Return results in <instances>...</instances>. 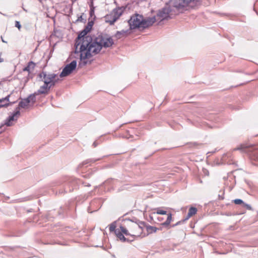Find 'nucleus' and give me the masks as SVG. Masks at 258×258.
Returning a JSON list of instances; mask_svg holds the SVG:
<instances>
[{"label":"nucleus","instance_id":"1","mask_svg":"<svg viewBox=\"0 0 258 258\" xmlns=\"http://www.w3.org/2000/svg\"><path fill=\"white\" fill-rule=\"evenodd\" d=\"M113 44L112 39L110 37L99 35L94 39L90 36L85 38L79 47L78 52L80 53V60L79 66L81 67L85 66L89 58L98 53L102 47L107 48Z\"/></svg>","mask_w":258,"mask_h":258},{"label":"nucleus","instance_id":"2","mask_svg":"<svg viewBox=\"0 0 258 258\" xmlns=\"http://www.w3.org/2000/svg\"><path fill=\"white\" fill-rule=\"evenodd\" d=\"M144 226V223H141L139 224L130 221L128 224V228L131 231V236L135 237L140 236L143 232Z\"/></svg>","mask_w":258,"mask_h":258},{"label":"nucleus","instance_id":"3","mask_svg":"<svg viewBox=\"0 0 258 258\" xmlns=\"http://www.w3.org/2000/svg\"><path fill=\"white\" fill-rule=\"evenodd\" d=\"M192 2L190 0H172L171 4L173 7L179 12L185 10L190 3Z\"/></svg>","mask_w":258,"mask_h":258},{"label":"nucleus","instance_id":"4","mask_svg":"<svg viewBox=\"0 0 258 258\" xmlns=\"http://www.w3.org/2000/svg\"><path fill=\"white\" fill-rule=\"evenodd\" d=\"M142 19L143 16L139 14H136L131 17V19L128 21L130 30L141 28Z\"/></svg>","mask_w":258,"mask_h":258},{"label":"nucleus","instance_id":"5","mask_svg":"<svg viewBox=\"0 0 258 258\" xmlns=\"http://www.w3.org/2000/svg\"><path fill=\"white\" fill-rule=\"evenodd\" d=\"M124 10L125 8L123 7H118L114 9L109 15H107V18L112 17V19L109 21L110 25H113L114 22L119 18Z\"/></svg>","mask_w":258,"mask_h":258},{"label":"nucleus","instance_id":"6","mask_svg":"<svg viewBox=\"0 0 258 258\" xmlns=\"http://www.w3.org/2000/svg\"><path fill=\"white\" fill-rule=\"evenodd\" d=\"M76 60H73L70 63L67 64L60 73L59 75L60 77H64L69 76L76 69Z\"/></svg>","mask_w":258,"mask_h":258},{"label":"nucleus","instance_id":"7","mask_svg":"<svg viewBox=\"0 0 258 258\" xmlns=\"http://www.w3.org/2000/svg\"><path fill=\"white\" fill-rule=\"evenodd\" d=\"M171 12V9L169 6L166 5L157 14V17L161 19V20L166 19L169 17V14Z\"/></svg>","mask_w":258,"mask_h":258},{"label":"nucleus","instance_id":"8","mask_svg":"<svg viewBox=\"0 0 258 258\" xmlns=\"http://www.w3.org/2000/svg\"><path fill=\"white\" fill-rule=\"evenodd\" d=\"M36 101L35 94L30 95L27 98L23 99L19 102V106L20 107L25 108L28 106V104L32 102L34 103Z\"/></svg>","mask_w":258,"mask_h":258},{"label":"nucleus","instance_id":"9","mask_svg":"<svg viewBox=\"0 0 258 258\" xmlns=\"http://www.w3.org/2000/svg\"><path fill=\"white\" fill-rule=\"evenodd\" d=\"M87 32L84 29L82 31L80 34L78 35V36L76 40V43H75V53H78L77 50L78 49L79 46H80V45L82 44V42L83 41H84V39L85 37H86L88 35Z\"/></svg>","mask_w":258,"mask_h":258},{"label":"nucleus","instance_id":"10","mask_svg":"<svg viewBox=\"0 0 258 258\" xmlns=\"http://www.w3.org/2000/svg\"><path fill=\"white\" fill-rule=\"evenodd\" d=\"M156 21L155 17H149L146 19H142L141 28H146L152 26Z\"/></svg>","mask_w":258,"mask_h":258},{"label":"nucleus","instance_id":"11","mask_svg":"<svg viewBox=\"0 0 258 258\" xmlns=\"http://www.w3.org/2000/svg\"><path fill=\"white\" fill-rule=\"evenodd\" d=\"M50 87H48V85L44 83V85L41 86L39 89L33 94H35V97L36 95L39 94H47L48 93Z\"/></svg>","mask_w":258,"mask_h":258},{"label":"nucleus","instance_id":"12","mask_svg":"<svg viewBox=\"0 0 258 258\" xmlns=\"http://www.w3.org/2000/svg\"><path fill=\"white\" fill-rule=\"evenodd\" d=\"M197 208H194V207L190 208L186 217L184 220H183L182 221V222H183L187 220L190 217L195 215L197 213ZM181 222V221H179L177 223H176L175 225H173V226L177 225L179 224Z\"/></svg>","mask_w":258,"mask_h":258},{"label":"nucleus","instance_id":"13","mask_svg":"<svg viewBox=\"0 0 258 258\" xmlns=\"http://www.w3.org/2000/svg\"><path fill=\"white\" fill-rule=\"evenodd\" d=\"M20 114V111H16L12 115L10 116L9 118L6 120L5 124L8 126L12 125L11 122L15 120V117Z\"/></svg>","mask_w":258,"mask_h":258},{"label":"nucleus","instance_id":"14","mask_svg":"<svg viewBox=\"0 0 258 258\" xmlns=\"http://www.w3.org/2000/svg\"><path fill=\"white\" fill-rule=\"evenodd\" d=\"M39 76L40 78L45 77H48L51 80H54L56 77V74L54 73H47L46 72H42L39 75Z\"/></svg>","mask_w":258,"mask_h":258},{"label":"nucleus","instance_id":"15","mask_svg":"<svg viewBox=\"0 0 258 258\" xmlns=\"http://www.w3.org/2000/svg\"><path fill=\"white\" fill-rule=\"evenodd\" d=\"M10 95L0 99V107L7 106L9 105Z\"/></svg>","mask_w":258,"mask_h":258},{"label":"nucleus","instance_id":"16","mask_svg":"<svg viewBox=\"0 0 258 258\" xmlns=\"http://www.w3.org/2000/svg\"><path fill=\"white\" fill-rule=\"evenodd\" d=\"M129 30H121L120 31H117L115 34V37L117 39H120L121 38L126 35Z\"/></svg>","mask_w":258,"mask_h":258},{"label":"nucleus","instance_id":"17","mask_svg":"<svg viewBox=\"0 0 258 258\" xmlns=\"http://www.w3.org/2000/svg\"><path fill=\"white\" fill-rule=\"evenodd\" d=\"M115 233L116 236L121 241L124 242L126 240V238L124 236L123 234L121 232L119 229H117L115 231Z\"/></svg>","mask_w":258,"mask_h":258},{"label":"nucleus","instance_id":"18","mask_svg":"<svg viewBox=\"0 0 258 258\" xmlns=\"http://www.w3.org/2000/svg\"><path fill=\"white\" fill-rule=\"evenodd\" d=\"M35 67V64L33 61H31L29 62L27 67L23 69V71H27L30 72L31 71L33 70Z\"/></svg>","mask_w":258,"mask_h":258},{"label":"nucleus","instance_id":"19","mask_svg":"<svg viewBox=\"0 0 258 258\" xmlns=\"http://www.w3.org/2000/svg\"><path fill=\"white\" fill-rule=\"evenodd\" d=\"M235 150H240L243 152H248L250 151V149H249V146L245 145H241Z\"/></svg>","mask_w":258,"mask_h":258},{"label":"nucleus","instance_id":"20","mask_svg":"<svg viewBox=\"0 0 258 258\" xmlns=\"http://www.w3.org/2000/svg\"><path fill=\"white\" fill-rule=\"evenodd\" d=\"M121 232L126 236H131V231L129 230V229L127 228H125L122 226H120V229H119Z\"/></svg>","mask_w":258,"mask_h":258},{"label":"nucleus","instance_id":"21","mask_svg":"<svg viewBox=\"0 0 258 258\" xmlns=\"http://www.w3.org/2000/svg\"><path fill=\"white\" fill-rule=\"evenodd\" d=\"M172 220V215L171 214H169L168 215L167 218L166 220L163 223H162V225L165 226H168L170 224L171 221Z\"/></svg>","mask_w":258,"mask_h":258},{"label":"nucleus","instance_id":"22","mask_svg":"<svg viewBox=\"0 0 258 258\" xmlns=\"http://www.w3.org/2000/svg\"><path fill=\"white\" fill-rule=\"evenodd\" d=\"M146 229L148 232L150 233L156 232L158 229L157 228L151 226H147Z\"/></svg>","mask_w":258,"mask_h":258},{"label":"nucleus","instance_id":"23","mask_svg":"<svg viewBox=\"0 0 258 258\" xmlns=\"http://www.w3.org/2000/svg\"><path fill=\"white\" fill-rule=\"evenodd\" d=\"M116 228V223L115 222H113L112 223L110 226H109V230L110 232H115V231L116 230V229H115Z\"/></svg>","mask_w":258,"mask_h":258},{"label":"nucleus","instance_id":"24","mask_svg":"<svg viewBox=\"0 0 258 258\" xmlns=\"http://www.w3.org/2000/svg\"><path fill=\"white\" fill-rule=\"evenodd\" d=\"M52 80L49 79V78L48 77H42V81L44 82V83L46 84H47L49 85V83H50V82L52 81Z\"/></svg>","mask_w":258,"mask_h":258},{"label":"nucleus","instance_id":"25","mask_svg":"<svg viewBox=\"0 0 258 258\" xmlns=\"http://www.w3.org/2000/svg\"><path fill=\"white\" fill-rule=\"evenodd\" d=\"M57 80H56L55 79H54V80H52L50 83H49V85H48V87H50V89L52 87H53L55 84L57 83Z\"/></svg>","mask_w":258,"mask_h":258},{"label":"nucleus","instance_id":"26","mask_svg":"<svg viewBox=\"0 0 258 258\" xmlns=\"http://www.w3.org/2000/svg\"><path fill=\"white\" fill-rule=\"evenodd\" d=\"M234 203L236 205H240L244 204V202L241 199H235L234 201Z\"/></svg>","mask_w":258,"mask_h":258},{"label":"nucleus","instance_id":"27","mask_svg":"<svg viewBox=\"0 0 258 258\" xmlns=\"http://www.w3.org/2000/svg\"><path fill=\"white\" fill-rule=\"evenodd\" d=\"M156 213L157 214L165 215L166 214V211L158 209H157Z\"/></svg>","mask_w":258,"mask_h":258},{"label":"nucleus","instance_id":"28","mask_svg":"<svg viewBox=\"0 0 258 258\" xmlns=\"http://www.w3.org/2000/svg\"><path fill=\"white\" fill-rule=\"evenodd\" d=\"M98 159H96V160H93V159H88L85 161H84L83 162V164H86L87 163H90V162H92V163H94L96 161L98 160Z\"/></svg>","mask_w":258,"mask_h":258},{"label":"nucleus","instance_id":"29","mask_svg":"<svg viewBox=\"0 0 258 258\" xmlns=\"http://www.w3.org/2000/svg\"><path fill=\"white\" fill-rule=\"evenodd\" d=\"M252 155L254 156V159L258 160V151L254 152Z\"/></svg>","mask_w":258,"mask_h":258},{"label":"nucleus","instance_id":"30","mask_svg":"<svg viewBox=\"0 0 258 258\" xmlns=\"http://www.w3.org/2000/svg\"><path fill=\"white\" fill-rule=\"evenodd\" d=\"M92 29V25H87L84 30H86V31L88 33Z\"/></svg>","mask_w":258,"mask_h":258},{"label":"nucleus","instance_id":"31","mask_svg":"<svg viewBox=\"0 0 258 258\" xmlns=\"http://www.w3.org/2000/svg\"><path fill=\"white\" fill-rule=\"evenodd\" d=\"M15 27H17L19 29L21 27V25L19 21L15 22Z\"/></svg>","mask_w":258,"mask_h":258},{"label":"nucleus","instance_id":"32","mask_svg":"<svg viewBox=\"0 0 258 258\" xmlns=\"http://www.w3.org/2000/svg\"><path fill=\"white\" fill-rule=\"evenodd\" d=\"M243 206L244 207H246L248 210H251V206L249 205H248V204H245L244 203V204H243Z\"/></svg>","mask_w":258,"mask_h":258},{"label":"nucleus","instance_id":"33","mask_svg":"<svg viewBox=\"0 0 258 258\" xmlns=\"http://www.w3.org/2000/svg\"><path fill=\"white\" fill-rule=\"evenodd\" d=\"M77 21H78V22H84V19L83 18V16H80V17H79L78 19L77 20Z\"/></svg>","mask_w":258,"mask_h":258},{"label":"nucleus","instance_id":"34","mask_svg":"<svg viewBox=\"0 0 258 258\" xmlns=\"http://www.w3.org/2000/svg\"><path fill=\"white\" fill-rule=\"evenodd\" d=\"M112 19V17H110L109 18H107V16H105V21L107 23H108L110 24L109 20Z\"/></svg>","mask_w":258,"mask_h":258},{"label":"nucleus","instance_id":"35","mask_svg":"<svg viewBox=\"0 0 258 258\" xmlns=\"http://www.w3.org/2000/svg\"><path fill=\"white\" fill-rule=\"evenodd\" d=\"M93 146H94V147H96L97 146V142L96 141H95L93 143Z\"/></svg>","mask_w":258,"mask_h":258},{"label":"nucleus","instance_id":"36","mask_svg":"<svg viewBox=\"0 0 258 258\" xmlns=\"http://www.w3.org/2000/svg\"><path fill=\"white\" fill-rule=\"evenodd\" d=\"M92 24H93L92 22H89V23L87 25H92H92H93Z\"/></svg>","mask_w":258,"mask_h":258},{"label":"nucleus","instance_id":"37","mask_svg":"<svg viewBox=\"0 0 258 258\" xmlns=\"http://www.w3.org/2000/svg\"><path fill=\"white\" fill-rule=\"evenodd\" d=\"M2 41H3V42H4V43H7V42H6V41H5V40H4V39H3V38H2Z\"/></svg>","mask_w":258,"mask_h":258},{"label":"nucleus","instance_id":"38","mask_svg":"<svg viewBox=\"0 0 258 258\" xmlns=\"http://www.w3.org/2000/svg\"><path fill=\"white\" fill-rule=\"evenodd\" d=\"M3 61L2 59L0 57V62H2Z\"/></svg>","mask_w":258,"mask_h":258},{"label":"nucleus","instance_id":"39","mask_svg":"<svg viewBox=\"0 0 258 258\" xmlns=\"http://www.w3.org/2000/svg\"><path fill=\"white\" fill-rule=\"evenodd\" d=\"M3 125H2L1 126H0V128L2 127V126H3Z\"/></svg>","mask_w":258,"mask_h":258},{"label":"nucleus","instance_id":"40","mask_svg":"<svg viewBox=\"0 0 258 258\" xmlns=\"http://www.w3.org/2000/svg\"><path fill=\"white\" fill-rule=\"evenodd\" d=\"M40 1H41L42 0H39Z\"/></svg>","mask_w":258,"mask_h":258}]
</instances>
